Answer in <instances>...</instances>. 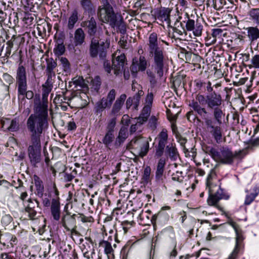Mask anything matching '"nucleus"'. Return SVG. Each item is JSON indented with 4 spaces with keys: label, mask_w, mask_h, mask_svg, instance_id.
<instances>
[{
    "label": "nucleus",
    "mask_w": 259,
    "mask_h": 259,
    "mask_svg": "<svg viewBox=\"0 0 259 259\" xmlns=\"http://www.w3.org/2000/svg\"><path fill=\"white\" fill-rule=\"evenodd\" d=\"M99 245L100 247L104 248V252L108 257L113 256L114 250L110 242L107 241L103 240L100 242Z\"/></svg>",
    "instance_id": "obj_36"
},
{
    "label": "nucleus",
    "mask_w": 259,
    "mask_h": 259,
    "mask_svg": "<svg viewBox=\"0 0 259 259\" xmlns=\"http://www.w3.org/2000/svg\"><path fill=\"white\" fill-rule=\"evenodd\" d=\"M13 45L14 43L13 41H12V39L7 42L6 47L5 48L4 47V51L3 52L4 56H3L2 57L8 59L10 57Z\"/></svg>",
    "instance_id": "obj_41"
},
{
    "label": "nucleus",
    "mask_w": 259,
    "mask_h": 259,
    "mask_svg": "<svg viewBox=\"0 0 259 259\" xmlns=\"http://www.w3.org/2000/svg\"><path fill=\"white\" fill-rule=\"evenodd\" d=\"M151 108L147 106L143 107L139 117L137 118L138 123L143 124L147 121L151 113Z\"/></svg>",
    "instance_id": "obj_31"
},
{
    "label": "nucleus",
    "mask_w": 259,
    "mask_h": 259,
    "mask_svg": "<svg viewBox=\"0 0 259 259\" xmlns=\"http://www.w3.org/2000/svg\"><path fill=\"white\" fill-rule=\"evenodd\" d=\"M146 140L142 137H136L131 140L128 145L130 149H134L137 153Z\"/></svg>",
    "instance_id": "obj_26"
},
{
    "label": "nucleus",
    "mask_w": 259,
    "mask_h": 259,
    "mask_svg": "<svg viewBox=\"0 0 259 259\" xmlns=\"http://www.w3.org/2000/svg\"><path fill=\"white\" fill-rule=\"evenodd\" d=\"M47 71L54 72V69L57 66V63L52 59L50 58L47 60Z\"/></svg>",
    "instance_id": "obj_52"
},
{
    "label": "nucleus",
    "mask_w": 259,
    "mask_h": 259,
    "mask_svg": "<svg viewBox=\"0 0 259 259\" xmlns=\"http://www.w3.org/2000/svg\"><path fill=\"white\" fill-rule=\"evenodd\" d=\"M153 100V94L152 92L148 93L146 99L144 106H147L151 108Z\"/></svg>",
    "instance_id": "obj_57"
},
{
    "label": "nucleus",
    "mask_w": 259,
    "mask_h": 259,
    "mask_svg": "<svg viewBox=\"0 0 259 259\" xmlns=\"http://www.w3.org/2000/svg\"><path fill=\"white\" fill-rule=\"evenodd\" d=\"M78 20V13L76 10H74L68 18L67 28L68 29H72L75 23Z\"/></svg>",
    "instance_id": "obj_34"
},
{
    "label": "nucleus",
    "mask_w": 259,
    "mask_h": 259,
    "mask_svg": "<svg viewBox=\"0 0 259 259\" xmlns=\"http://www.w3.org/2000/svg\"><path fill=\"white\" fill-rule=\"evenodd\" d=\"M52 87L51 86L43 85L42 94V102L39 103L35 106V108L41 109L42 110H48V97L49 93L52 90Z\"/></svg>",
    "instance_id": "obj_15"
},
{
    "label": "nucleus",
    "mask_w": 259,
    "mask_h": 259,
    "mask_svg": "<svg viewBox=\"0 0 259 259\" xmlns=\"http://www.w3.org/2000/svg\"><path fill=\"white\" fill-rule=\"evenodd\" d=\"M111 27H116L118 31L121 34H124L126 32V26L125 23L123 21V18L120 15L118 18L114 21V22L110 25Z\"/></svg>",
    "instance_id": "obj_21"
},
{
    "label": "nucleus",
    "mask_w": 259,
    "mask_h": 259,
    "mask_svg": "<svg viewBox=\"0 0 259 259\" xmlns=\"http://www.w3.org/2000/svg\"><path fill=\"white\" fill-rule=\"evenodd\" d=\"M134 223L133 222H128L127 221L122 222L120 227L121 230H120L119 231H123V234L124 235L125 234L128 232V230L132 227Z\"/></svg>",
    "instance_id": "obj_50"
},
{
    "label": "nucleus",
    "mask_w": 259,
    "mask_h": 259,
    "mask_svg": "<svg viewBox=\"0 0 259 259\" xmlns=\"http://www.w3.org/2000/svg\"><path fill=\"white\" fill-rule=\"evenodd\" d=\"M128 135L127 127L125 126H121L119 130L118 135L116 139L115 145L116 147L120 146L128 137Z\"/></svg>",
    "instance_id": "obj_22"
},
{
    "label": "nucleus",
    "mask_w": 259,
    "mask_h": 259,
    "mask_svg": "<svg viewBox=\"0 0 259 259\" xmlns=\"http://www.w3.org/2000/svg\"><path fill=\"white\" fill-rule=\"evenodd\" d=\"M157 139L158 144L155 146V156L161 157L164 153V148L165 155L167 158H169L172 161H175L179 157V154L175 143H169L166 147L167 143L168 135L167 131L163 128L158 134Z\"/></svg>",
    "instance_id": "obj_4"
},
{
    "label": "nucleus",
    "mask_w": 259,
    "mask_h": 259,
    "mask_svg": "<svg viewBox=\"0 0 259 259\" xmlns=\"http://www.w3.org/2000/svg\"><path fill=\"white\" fill-rule=\"evenodd\" d=\"M160 41L167 44L158 38L156 32L149 34L147 43L149 56L152 60L151 69L146 70V74L149 81L151 88H154L157 84L158 79H161L164 72L167 69V56L163 47L160 44Z\"/></svg>",
    "instance_id": "obj_2"
},
{
    "label": "nucleus",
    "mask_w": 259,
    "mask_h": 259,
    "mask_svg": "<svg viewBox=\"0 0 259 259\" xmlns=\"http://www.w3.org/2000/svg\"><path fill=\"white\" fill-rule=\"evenodd\" d=\"M157 119L154 116H152L150 117L149 121V125L152 130H154L157 127Z\"/></svg>",
    "instance_id": "obj_60"
},
{
    "label": "nucleus",
    "mask_w": 259,
    "mask_h": 259,
    "mask_svg": "<svg viewBox=\"0 0 259 259\" xmlns=\"http://www.w3.org/2000/svg\"><path fill=\"white\" fill-rule=\"evenodd\" d=\"M33 181L36 188V195L39 197H42L44 192V187L42 181L36 175L33 176Z\"/></svg>",
    "instance_id": "obj_27"
},
{
    "label": "nucleus",
    "mask_w": 259,
    "mask_h": 259,
    "mask_svg": "<svg viewBox=\"0 0 259 259\" xmlns=\"http://www.w3.org/2000/svg\"><path fill=\"white\" fill-rule=\"evenodd\" d=\"M69 86L70 87L74 86L73 89L80 90L86 88L87 84L82 77L76 76L73 78L71 81L69 82Z\"/></svg>",
    "instance_id": "obj_24"
},
{
    "label": "nucleus",
    "mask_w": 259,
    "mask_h": 259,
    "mask_svg": "<svg viewBox=\"0 0 259 259\" xmlns=\"http://www.w3.org/2000/svg\"><path fill=\"white\" fill-rule=\"evenodd\" d=\"M116 125V120L115 118H112L109 120L107 127L106 132L114 134V127Z\"/></svg>",
    "instance_id": "obj_53"
},
{
    "label": "nucleus",
    "mask_w": 259,
    "mask_h": 259,
    "mask_svg": "<svg viewBox=\"0 0 259 259\" xmlns=\"http://www.w3.org/2000/svg\"><path fill=\"white\" fill-rule=\"evenodd\" d=\"M13 221L12 217L9 214H6L3 217L2 222L5 225L9 224Z\"/></svg>",
    "instance_id": "obj_62"
},
{
    "label": "nucleus",
    "mask_w": 259,
    "mask_h": 259,
    "mask_svg": "<svg viewBox=\"0 0 259 259\" xmlns=\"http://www.w3.org/2000/svg\"><path fill=\"white\" fill-rule=\"evenodd\" d=\"M65 51V46L61 39L57 40L55 48L54 49V53L57 56H60L63 55Z\"/></svg>",
    "instance_id": "obj_37"
},
{
    "label": "nucleus",
    "mask_w": 259,
    "mask_h": 259,
    "mask_svg": "<svg viewBox=\"0 0 259 259\" xmlns=\"http://www.w3.org/2000/svg\"><path fill=\"white\" fill-rule=\"evenodd\" d=\"M251 66L255 68H259V55L252 57L251 60Z\"/></svg>",
    "instance_id": "obj_59"
},
{
    "label": "nucleus",
    "mask_w": 259,
    "mask_h": 259,
    "mask_svg": "<svg viewBox=\"0 0 259 259\" xmlns=\"http://www.w3.org/2000/svg\"><path fill=\"white\" fill-rule=\"evenodd\" d=\"M75 214H66L62 216L61 224L67 231H70L72 235H78L79 233L76 230Z\"/></svg>",
    "instance_id": "obj_12"
},
{
    "label": "nucleus",
    "mask_w": 259,
    "mask_h": 259,
    "mask_svg": "<svg viewBox=\"0 0 259 259\" xmlns=\"http://www.w3.org/2000/svg\"><path fill=\"white\" fill-rule=\"evenodd\" d=\"M144 92L142 90H139L138 92L132 98L134 101V108L135 109H138L141 97L144 95Z\"/></svg>",
    "instance_id": "obj_44"
},
{
    "label": "nucleus",
    "mask_w": 259,
    "mask_h": 259,
    "mask_svg": "<svg viewBox=\"0 0 259 259\" xmlns=\"http://www.w3.org/2000/svg\"><path fill=\"white\" fill-rule=\"evenodd\" d=\"M47 74L48 78L45 85L53 87V77H55V73L54 72L47 71Z\"/></svg>",
    "instance_id": "obj_54"
},
{
    "label": "nucleus",
    "mask_w": 259,
    "mask_h": 259,
    "mask_svg": "<svg viewBox=\"0 0 259 259\" xmlns=\"http://www.w3.org/2000/svg\"><path fill=\"white\" fill-rule=\"evenodd\" d=\"M151 108L147 106L143 107L139 117L137 118L138 123L143 124L147 121L151 113Z\"/></svg>",
    "instance_id": "obj_30"
},
{
    "label": "nucleus",
    "mask_w": 259,
    "mask_h": 259,
    "mask_svg": "<svg viewBox=\"0 0 259 259\" xmlns=\"http://www.w3.org/2000/svg\"><path fill=\"white\" fill-rule=\"evenodd\" d=\"M247 37L251 42L259 38V29L256 27H249L246 28Z\"/></svg>",
    "instance_id": "obj_28"
},
{
    "label": "nucleus",
    "mask_w": 259,
    "mask_h": 259,
    "mask_svg": "<svg viewBox=\"0 0 259 259\" xmlns=\"http://www.w3.org/2000/svg\"><path fill=\"white\" fill-rule=\"evenodd\" d=\"M34 114H31L26 122L30 133V140H41L42 134L49 127L48 111L35 108Z\"/></svg>",
    "instance_id": "obj_3"
},
{
    "label": "nucleus",
    "mask_w": 259,
    "mask_h": 259,
    "mask_svg": "<svg viewBox=\"0 0 259 259\" xmlns=\"http://www.w3.org/2000/svg\"><path fill=\"white\" fill-rule=\"evenodd\" d=\"M116 96V91L112 89L108 93L107 98H105V101L107 103L108 106L111 107L113 101L114 100Z\"/></svg>",
    "instance_id": "obj_51"
},
{
    "label": "nucleus",
    "mask_w": 259,
    "mask_h": 259,
    "mask_svg": "<svg viewBox=\"0 0 259 259\" xmlns=\"http://www.w3.org/2000/svg\"><path fill=\"white\" fill-rule=\"evenodd\" d=\"M51 212L54 220L58 221L60 219L61 209L59 198H53L52 200Z\"/></svg>",
    "instance_id": "obj_16"
},
{
    "label": "nucleus",
    "mask_w": 259,
    "mask_h": 259,
    "mask_svg": "<svg viewBox=\"0 0 259 259\" xmlns=\"http://www.w3.org/2000/svg\"><path fill=\"white\" fill-rule=\"evenodd\" d=\"M114 139L115 136L113 133L106 132L100 143L103 144L106 148L110 149Z\"/></svg>",
    "instance_id": "obj_29"
},
{
    "label": "nucleus",
    "mask_w": 259,
    "mask_h": 259,
    "mask_svg": "<svg viewBox=\"0 0 259 259\" xmlns=\"http://www.w3.org/2000/svg\"><path fill=\"white\" fill-rule=\"evenodd\" d=\"M81 26L87 29L91 39L100 38L102 29L98 27L97 21L94 17H92L89 20L82 21Z\"/></svg>",
    "instance_id": "obj_9"
},
{
    "label": "nucleus",
    "mask_w": 259,
    "mask_h": 259,
    "mask_svg": "<svg viewBox=\"0 0 259 259\" xmlns=\"http://www.w3.org/2000/svg\"><path fill=\"white\" fill-rule=\"evenodd\" d=\"M173 30L174 32L180 35H182L183 33L185 32V29L184 28L182 23L178 20H177L175 23Z\"/></svg>",
    "instance_id": "obj_43"
},
{
    "label": "nucleus",
    "mask_w": 259,
    "mask_h": 259,
    "mask_svg": "<svg viewBox=\"0 0 259 259\" xmlns=\"http://www.w3.org/2000/svg\"><path fill=\"white\" fill-rule=\"evenodd\" d=\"M125 56L124 54H121L112 60V66L111 67L108 61H104L103 66L105 71L110 73L111 70H113L114 73L117 75L121 73L125 64Z\"/></svg>",
    "instance_id": "obj_8"
},
{
    "label": "nucleus",
    "mask_w": 259,
    "mask_h": 259,
    "mask_svg": "<svg viewBox=\"0 0 259 259\" xmlns=\"http://www.w3.org/2000/svg\"><path fill=\"white\" fill-rule=\"evenodd\" d=\"M101 48L99 51V57L101 59H104L106 56V52L105 50L109 46V42L106 40L105 42H102L100 44Z\"/></svg>",
    "instance_id": "obj_42"
},
{
    "label": "nucleus",
    "mask_w": 259,
    "mask_h": 259,
    "mask_svg": "<svg viewBox=\"0 0 259 259\" xmlns=\"http://www.w3.org/2000/svg\"><path fill=\"white\" fill-rule=\"evenodd\" d=\"M2 124L3 128H5L6 126V128L11 132L17 131L19 128V120L16 118L12 120L11 122L9 119L2 121Z\"/></svg>",
    "instance_id": "obj_18"
},
{
    "label": "nucleus",
    "mask_w": 259,
    "mask_h": 259,
    "mask_svg": "<svg viewBox=\"0 0 259 259\" xmlns=\"http://www.w3.org/2000/svg\"><path fill=\"white\" fill-rule=\"evenodd\" d=\"M151 108L147 106L143 107L139 117L137 118L138 123L143 124L147 121L151 113Z\"/></svg>",
    "instance_id": "obj_32"
},
{
    "label": "nucleus",
    "mask_w": 259,
    "mask_h": 259,
    "mask_svg": "<svg viewBox=\"0 0 259 259\" xmlns=\"http://www.w3.org/2000/svg\"><path fill=\"white\" fill-rule=\"evenodd\" d=\"M171 179L173 181L182 182L183 181L182 172L177 171L174 173L171 176Z\"/></svg>",
    "instance_id": "obj_56"
},
{
    "label": "nucleus",
    "mask_w": 259,
    "mask_h": 259,
    "mask_svg": "<svg viewBox=\"0 0 259 259\" xmlns=\"http://www.w3.org/2000/svg\"><path fill=\"white\" fill-rule=\"evenodd\" d=\"M236 236L235 247L234 250H233L232 252L230 255V256H231V257H233L235 259H236L237 257L238 253L240 250L241 243L243 239L241 230L237 231V233H236Z\"/></svg>",
    "instance_id": "obj_23"
},
{
    "label": "nucleus",
    "mask_w": 259,
    "mask_h": 259,
    "mask_svg": "<svg viewBox=\"0 0 259 259\" xmlns=\"http://www.w3.org/2000/svg\"><path fill=\"white\" fill-rule=\"evenodd\" d=\"M151 213V211L149 210L145 212L142 211L139 217L143 223L148 224L150 223Z\"/></svg>",
    "instance_id": "obj_45"
},
{
    "label": "nucleus",
    "mask_w": 259,
    "mask_h": 259,
    "mask_svg": "<svg viewBox=\"0 0 259 259\" xmlns=\"http://www.w3.org/2000/svg\"><path fill=\"white\" fill-rule=\"evenodd\" d=\"M85 33L81 28H77L74 32V43L76 46L81 45L84 42Z\"/></svg>",
    "instance_id": "obj_25"
},
{
    "label": "nucleus",
    "mask_w": 259,
    "mask_h": 259,
    "mask_svg": "<svg viewBox=\"0 0 259 259\" xmlns=\"http://www.w3.org/2000/svg\"><path fill=\"white\" fill-rule=\"evenodd\" d=\"M149 143L146 140L144 144L142 145L139 150L138 151L137 154L141 157L145 156L149 150Z\"/></svg>",
    "instance_id": "obj_49"
},
{
    "label": "nucleus",
    "mask_w": 259,
    "mask_h": 259,
    "mask_svg": "<svg viewBox=\"0 0 259 259\" xmlns=\"http://www.w3.org/2000/svg\"><path fill=\"white\" fill-rule=\"evenodd\" d=\"M151 168L150 166H146L144 170L143 180L148 183L150 179Z\"/></svg>",
    "instance_id": "obj_55"
},
{
    "label": "nucleus",
    "mask_w": 259,
    "mask_h": 259,
    "mask_svg": "<svg viewBox=\"0 0 259 259\" xmlns=\"http://www.w3.org/2000/svg\"><path fill=\"white\" fill-rule=\"evenodd\" d=\"M16 83L18 85V92L24 93L27 89V78L26 68L21 63L19 64L16 70Z\"/></svg>",
    "instance_id": "obj_10"
},
{
    "label": "nucleus",
    "mask_w": 259,
    "mask_h": 259,
    "mask_svg": "<svg viewBox=\"0 0 259 259\" xmlns=\"http://www.w3.org/2000/svg\"><path fill=\"white\" fill-rule=\"evenodd\" d=\"M120 15V14L114 12L113 8L97 10V16L99 19L103 23H109L110 25H111Z\"/></svg>",
    "instance_id": "obj_11"
},
{
    "label": "nucleus",
    "mask_w": 259,
    "mask_h": 259,
    "mask_svg": "<svg viewBox=\"0 0 259 259\" xmlns=\"http://www.w3.org/2000/svg\"><path fill=\"white\" fill-rule=\"evenodd\" d=\"M148 65V62L144 56H140L139 58H134L130 69L132 73L136 74L139 71H145Z\"/></svg>",
    "instance_id": "obj_13"
},
{
    "label": "nucleus",
    "mask_w": 259,
    "mask_h": 259,
    "mask_svg": "<svg viewBox=\"0 0 259 259\" xmlns=\"http://www.w3.org/2000/svg\"><path fill=\"white\" fill-rule=\"evenodd\" d=\"M215 176L214 169H211L206 180V187L208 189L209 196L207 199L209 205L214 206L217 208L218 202L220 199H228L229 196L224 194L223 190L219 185L214 184L213 181V178Z\"/></svg>",
    "instance_id": "obj_5"
},
{
    "label": "nucleus",
    "mask_w": 259,
    "mask_h": 259,
    "mask_svg": "<svg viewBox=\"0 0 259 259\" xmlns=\"http://www.w3.org/2000/svg\"><path fill=\"white\" fill-rule=\"evenodd\" d=\"M126 96L125 94H121L119 98L117 99L115 102L114 103L111 113L114 115H117L119 114V111L121 110L122 106L126 99Z\"/></svg>",
    "instance_id": "obj_19"
},
{
    "label": "nucleus",
    "mask_w": 259,
    "mask_h": 259,
    "mask_svg": "<svg viewBox=\"0 0 259 259\" xmlns=\"http://www.w3.org/2000/svg\"><path fill=\"white\" fill-rule=\"evenodd\" d=\"M3 78L9 84L12 83L14 80L13 77L8 73H4Z\"/></svg>",
    "instance_id": "obj_63"
},
{
    "label": "nucleus",
    "mask_w": 259,
    "mask_h": 259,
    "mask_svg": "<svg viewBox=\"0 0 259 259\" xmlns=\"http://www.w3.org/2000/svg\"><path fill=\"white\" fill-rule=\"evenodd\" d=\"M165 164L166 161L165 158H160L159 159L157 164L156 170L155 172V179L157 182H162V176L163 175Z\"/></svg>",
    "instance_id": "obj_17"
},
{
    "label": "nucleus",
    "mask_w": 259,
    "mask_h": 259,
    "mask_svg": "<svg viewBox=\"0 0 259 259\" xmlns=\"http://www.w3.org/2000/svg\"><path fill=\"white\" fill-rule=\"evenodd\" d=\"M222 103L220 95H207L198 94L195 100H193L189 106L202 118L206 130L210 133L217 143L222 141L223 129L221 125L224 114L219 107Z\"/></svg>",
    "instance_id": "obj_1"
},
{
    "label": "nucleus",
    "mask_w": 259,
    "mask_h": 259,
    "mask_svg": "<svg viewBox=\"0 0 259 259\" xmlns=\"http://www.w3.org/2000/svg\"><path fill=\"white\" fill-rule=\"evenodd\" d=\"M41 140H30L27 153L30 164L34 167L41 164Z\"/></svg>",
    "instance_id": "obj_7"
},
{
    "label": "nucleus",
    "mask_w": 259,
    "mask_h": 259,
    "mask_svg": "<svg viewBox=\"0 0 259 259\" xmlns=\"http://www.w3.org/2000/svg\"><path fill=\"white\" fill-rule=\"evenodd\" d=\"M252 121L256 123L253 132L254 134H256L259 131V120H258V116H253Z\"/></svg>",
    "instance_id": "obj_64"
},
{
    "label": "nucleus",
    "mask_w": 259,
    "mask_h": 259,
    "mask_svg": "<svg viewBox=\"0 0 259 259\" xmlns=\"http://www.w3.org/2000/svg\"><path fill=\"white\" fill-rule=\"evenodd\" d=\"M249 15L251 21L259 25V9H252L249 12Z\"/></svg>",
    "instance_id": "obj_39"
},
{
    "label": "nucleus",
    "mask_w": 259,
    "mask_h": 259,
    "mask_svg": "<svg viewBox=\"0 0 259 259\" xmlns=\"http://www.w3.org/2000/svg\"><path fill=\"white\" fill-rule=\"evenodd\" d=\"M203 26L199 22H196L195 26L192 27V31L195 36H200L202 34Z\"/></svg>",
    "instance_id": "obj_47"
},
{
    "label": "nucleus",
    "mask_w": 259,
    "mask_h": 259,
    "mask_svg": "<svg viewBox=\"0 0 259 259\" xmlns=\"http://www.w3.org/2000/svg\"><path fill=\"white\" fill-rule=\"evenodd\" d=\"M101 3L102 5L98 8L97 10L113 8L112 6L114 5L113 0H101Z\"/></svg>",
    "instance_id": "obj_48"
},
{
    "label": "nucleus",
    "mask_w": 259,
    "mask_h": 259,
    "mask_svg": "<svg viewBox=\"0 0 259 259\" xmlns=\"http://www.w3.org/2000/svg\"><path fill=\"white\" fill-rule=\"evenodd\" d=\"M258 193L259 187H254L252 192L246 195L244 201V204L246 205L250 204L254 201L255 197L258 195Z\"/></svg>",
    "instance_id": "obj_35"
},
{
    "label": "nucleus",
    "mask_w": 259,
    "mask_h": 259,
    "mask_svg": "<svg viewBox=\"0 0 259 259\" xmlns=\"http://www.w3.org/2000/svg\"><path fill=\"white\" fill-rule=\"evenodd\" d=\"M206 153L209 155L217 162L224 164H232L236 154L226 147H222L218 150L213 147H207Z\"/></svg>",
    "instance_id": "obj_6"
},
{
    "label": "nucleus",
    "mask_w": 259,
    "mask_h": 259,
    "mask_svg": "<svg viewBox=\"0 0 259 259\" xmlns=\"http://www.w3.org/2000/svg\"><path fill=\"white\" fill-rule=\"evenodd\" d=\"M110 107L108 106L106 101H105V98H102L100 102H98L97 103L96 106L95 107L96 112L97 114H101L102 111L106 108Z\"/></svg>",
    "instance_id": "obj_40"
},
{
    "label": "nucleus",
    "mask_w": 259,
    "mask_h": 259,
    "mask_svg": "<svg viewBox=\"0 0 259 259\" xmlns=\"http://www.w3.org/2000/svg\"><path fill=\"white\" fill-rule=\"evenodd\" d=\"M196 22L194 20L188 19L186 23V29L185 30L188 31H191L192 27L195 26Z\"/></svg>",
    "instance_id": "obj_61"
},
{
    "label": "nucleus",
    "mask_w": 259,
    "mask_h": 259,
    "mask_svg": "<svg viewBox=\"0 0 259 259\" xmlns=\"http://www.w3.org/2000/svg\"><path fill=\"white\" fill-rule=\"evenodd\" d=\"M99 38H92L91 39V44L90 46V55L92 58L97 57L99 51L100 49L101 46L99 44Z\"/></svg>",
    "instance_id": "obj_20"
},
{
    "label": "nucleus",
    "mask_w": 259,
    "mask_h": 259,
    "mask_svg": "<svg viewBox=\"0 0 259 259\" xmlns=\"http://www.w3.org/2000/svg\"><path fill=\"white\" fill-rule=\"evenodd\" d=\"M212 6L217 10H220L225 7L226 8L229 7V3L226 0H212Z\"/></svg>",
    "instance_id": "obj_38"
},
{
    "label": "nucleus",
    "mask_w": 259,
    "mask_h": 259,
    "mask_svg": "<svg viewBox=\"0 0 259 259\" xmlns=\"http://www.w3.org/2000/svg\"><path fill=\"white\" fill-rule=\"evenodd\" d=\"M171 9L168 8L161 7L155 12V18L161 22H165L167 25L170 24V16Z\"/></svg>",
    "instance_id": "obj_14"
},
{
    "label": "nucleus",
    "mask_w": 259,
    "mask_h": 259,
    "mask_svg": "<svg viewBox=\"0 0 259 259\" xmlns=\"http://www.w3.org/2000/svg\"><path fill=\"white\" fill-rule=\"evenodd\" d=\"M29 209H25L26 212L28 214V217L31 220H35L36 219L37 211L35 209L29 207Z\"/></svg>",
    "instance_id": "obj_58"
},
{
    "label": "nucleus",
    "mask_w": 259,
    "mask_h": 259,
    "mask_svg": "<svg viewBox=\"0 0 259 259\" xmlns=\"http://www.w3.org/2000/svg\"><path fill=\"white\" fill-rule=\"evenodd\" d=\"M80 5L84 13L90 14L94 11V7L92 0H80Z\"/></svg>",
    "instance_id": "obj_33"
},
{
    "label": "nucleus",
    "mask_w": 259,
    "mask_h": 259,
    "mask_svg": "<svg viewBox=\"0 0 259 259\" xmlns=\"http://www.w3.org/2000/svg\"><path fill=\"white\" fill-rule=\"evenodd\" d=\"M60 61L62 66L63 71L65 73V74L67 75L68 74L70 73V64L68 60L66 58L61 57L60 59Z\"/></svg>",
    "instance_id": "obj_46"
}]
</instances>
